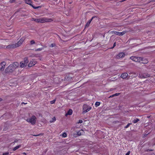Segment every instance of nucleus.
<instances>
[{"mask_svg":"<svg viewBox=\"0 0 155 155\" xmlns=\"http://www.w3.org/2000/svg\"><path fill=\"white\" fill-rule=\"evenodd\" d=\"M37 118L34 115H33L29 119H27L26 121L28 122H30L33 125L35 124L36 122Z\"/></svg>","mask_w":155,"mask_h":155,"instance_id":"obj_3","label":"nucleus"},{"mask_svg":"<svg viewBox=\"0 0 155 155\" xmlns=\"http://www.w3.org/2000/svg\"><path fill=\"white\" fill-rule=\"evenodd\" d=\"M127 31H123L122 32H119L118 31H113L110 32L112 34H115L119 36H122L124 35Z\"/></svg>","mask_w":155,"mask_h":155,"instance_id":"obj_5","label":"nucleus"},{"mask_svg":"<svg viewBox=\"0 0 155 155\" xmlns=\"http://www.w3.org/2000/svg\"><path fill=\"white\" fill-rule=\"evenodd\" d=\"M130 151H128L127 153L125 155H129L130 154Z\"/></svg>","mask_w":155,"mask_h":155,"instance_id":"obj_37","label":"nucleus"},{"mask_svg":"<svg viewBox=\"0 0 155 155\" xmlns=\"http://www.w3.org/2000/svg\"><path fill=\"white\" fill-rule=\"evenodd\" d=\"M83 130H81L79 132H77V134L78 135H80L83 134Z\"/></svg>","mask_w":155,"mask_h":155,"instance_id":"obj_24","label":"nucleus"},{"mask_svg":"<svg viewBox=\"0 0 155 155\" xmlns=\"http://www.w3.org/2000/svg\"><path fill=\"white\" fill-rule=\"evenodd\" d=\"M83 122V121L82 120H79L78 122V123H82Z\"/></svg>","mask_w":155,"mask_h":155,"instance_id":"obj_35","label":"nucleus"},{"mask_svg":"<svg viewBox=\"0 0 155 155\" xmlns=\"http://www.w3.org/2000/svg\"><path fill=\"white\" fill-rule=\"evenodd\" d=\"M55 46V44L54 43H52L50 46V47L52 48L54 47Z\"/></svg>","mask_w":155,"mask_h":155,"instance_id":"obj_26","label":"nucleus"},{"mask_svg":"<svg viewBox=\"0 0 155 155\" xmlns=\"http://www.w3.org/2000/svg\"><path fill=\"white\" fill-rule=\"evenodd\" d=\"M19 64L17 62H15L9 65L5 69L6 72L13 73L15 71V70L18 67Z\"/></svg>","mask_w":155,"mask_h":155,"instance_id":"obj_1","label":"nucleus"},{"mask_svg":"<svg viewBox=\"0 0 155 155\" xmlns=\"http://www.w3.org/2000/svg\"><path fill=\"white\" fill-rule=\"evenodd\" d=\"M35 44V41L34 40H31L30 41V44L31 45H32Z\"/></svg>","mask_w":155,"mask_h":155,"instance_id":"obj_25","label":"nucleus"},{"mask_svg":"<svg viewBox=\"0 0 155 155\" xmlns=\"http://www.w3.org/2000/svg\"><path fill=\"white\" fill-rule=\"evenodd\" d=\"M6 64V63L5 61L2 62L0 64V70H4Z\"/></svg>","mask_w":155,"mask_h":155,"instance_id":"obj_12","label":"nucleus"},{"mask_svg":"<svg viewBox=\"0 0 155 155\" xmlns=\"http://www.w3.org/2000/svg\"><path fill=\"white\" fill-rule=\"evenodd\" d=\"M43 49V48H39L35 49V51H41Z\"/></svg>","mask_w":155,"mask_h":155,"instance_id":"obj_29","label":"nucleus"},{"mask_svg":"<svg viewBox=\"0 0 155 155\" xmlns=\"http://www.w3.org/2000/svg\"><path fill=\"white\" fill-rule=\"evenodd\" d=\"M24 40V39L23 38H21L17 43H15L17 47L20 46L23 43Z\"/></svg>","mask_w":155,"mask_h":155,"instance_id":"obj_9","label":"nucleus"},{"mask_svg":"<svg viewBox=\"0 0 155 155\" xmlns=\"http://www.w3.org/2000/svg\"><path fill=\"white\" fill-rule=\"evenodd\" d=\"M73 111L71 109H69L68 112L66 114L65 116L71 115L72 114Z\"/></svg>","mask_w":155,"mask_h":155,"instance_id":"obj_16","label":"nucleus"},{"mask_svg":"<svg viewBox=\"0 0 155 155\" xmlns=\"http://www.w3.org/2000/svg\"><path fill=\"white\" fill-rule=\"evenodd\" d=\"M139 76L141 78H146L149 77L150 75L147 73H144L140 74Z\"/></svg>","mask_w":155,"mask_h":155,"instance_id":"obj_7","label":"nucleus"},{"mask_svg":"<svg viewBox=\"0 0 155 155\" xmlns=\"http://www.w3.org/2000/svg\"><path fill=\"white\" fill-rule=\"evenodd\" d=\"M2 100V99L0 98V101H1Z\"/></svg>","mask_w":155,"mask_h":155,"instance_id":"obj_45","label":"nucleus"},{"mask_svg":"<svg viewBox=\"0 0 155 155\" xmlns=\"http://www.w3.org/2000/svg\"><path fill=\"white\" fill-rule=\"evenodd\" d=\"M25 3L31 6L34 8L37 9L38 8V7H35L33 5L31 4V0H25Z\"/></svg>","mask_w":155,"mask_h":155,"instance_id":"obj_11","label":"nucleus"},{"mask_svg":"<svg viewBox=\"0 0 155 155\" xmlns=\"http://www.w3.org/2000/svg\"><path fill=\"white\" fill-rule=\"evenodd\" d=\"M132 124L131 123H129L127 125V126H126L125 127H124V128H127L130 125V124Z\"/></svg>","mask_w":155,"mask_h":155,"instance_id":"obj_27","label":"nucleus"},{"mask_svg":"<svg viewBox=\"0 0 155 155\" xmlns=\"http://www.w3.org/2000/svg\"><path fill=\"white\" fill-rule=\"evenodd\" d=\"M23 62H24V63H25V64H26V65H27L28 63V59L27 58H25L24 59V60Z\"/></svg>","mask_w":155,"mask_h":155,"instance_id":"obj_19","label":"nucleus"},{"mask_svg":"<svg viewBox=\"0 0 155 155\" xmlns=\"http://www.w3.org/2000/svg\"><path fill=\"white\" fill-rule=\"evenodd\" d=\"M55 101H56V100L54 99V100H53L52 101H51V102H50L51 104H52L54 103H55Z\"/></svg>","mask_w":155,"mask_h":155,"instance_id":"obj_31","label":"nucleus"},{"mask_svg":"<svg viewBox=\"0 0 155 155\" xmlns=\"http://www.w3.org/2000/svg\"><path fill=\"white\" fill-rule=\"evenodd\" d=\"M114 97V94L113 95H112L111 96H110L109 97V98H110V97Z\"/></svg>","mask_w":155,"mask_h":155,"instance_id":"obj_39","label":"nucleus"},{"mask_svg":"<svg viewBox=\"0 0 155 155\" xmlns=\"http://www.w3.org/2000/svg\"><path fill=\"white\" fill-rule=\"evenodd\" d=\"M116 42H114L113 45V47L111 48H114V47H115L116 46Z\"/></svg>","mask_w":155,"mask_h":155,"instance_id":"obj_38","label":"nucleus"},{"mask_svg":"<svg viewBox=\"0 0 155 155\" xmlns=\"http://www.w3.org/2000/svg\"><path fill=\"white\" fill-rule=\"evenodd\" d=\"M153 151V150L152 149H147L145 150V151L148 152V151Z\"/></svg>","mask_w":155,"mask_h":155,"instance_id":"obj_33","label":"nucleus"},{"mask_svg":"<svg viewBox=\"0 0 155 155\" xmlns=\"http://www.w3.org/2000/svg\"><path fill=\"white\" fill-rule=\"evenodd\" d=\"M91 107L88 106L87 104H84L83 106V113H85L89 111L91 109Z\"/></svg>","mask_w":155,"mask_h":155,"instance_id":"obj_4","label":"nucleus"},{"mask_svg":"<svg viewBox=\"0 0 155 155\" xmlns=\"http://www.w3.org/2000/svg\"><path fill=\"white\" fill-rule=\"evenodd\" d=\"M7 48H17L15 43L10 45L6 46Z\"/></svg>","mask_w":155,"mask_h":155,"instance_id":"obj_15","label":"nucleus"},{"mask_svg":"<svg viewBox=\"0 0 155 155\" xmlns=\"http://www.w3.org/2000/svg\"><path fill=\"white\" fill-rule=\"evenodd\" d=\"M100 104V103L99 102H96L95 104V106L96 107H97L99 106Z\"/></svg>","mask_w":155,"mask_h":155,"instance_id":"obj_22","label":"nucleus"},{"mask_svg":"<svg viewBox=\"0 0 155 155\" xmlns=\"http://www.w3.org/2000/svg\"><path fill=\"white\" fill-rule=\"evenodd\" d=\"M31 20L35 21L37 23H44L45 22H50L53 21V20L51 18H45L38 19L32 18Z\"/></svg>","mask_w":155,"mask_h":155,"instance_id":"obj_2","label":"nucleus"},{"mask_svg":"<svg viewBox=\"0 0 155 155\" xmlns=\"http://www.w3.org/2000/svg\"><path fill=\"white\" fill-rule=\"evenodd\" d=\"M56 120V118H55V117H54L51 119V120L49 121V122L50 123H52V122H54V121H55Z\"/></svg>","mask_w":155,"mask_h":155,"instance_id":"obj_21","label":"nucleus"},{"mask_svg":"<svg viewBox=\"0 0 155 155\" xmlns=\"http://www.w3.org/2000/svg\"><path fill=\"white\" fill-rule=\"evenodd\" d=\"M120 94V93H116L114 94V96H118Z\"/></svg>","mask_w":155,"mask_h":155,"instance_id":"obj_36","label":"nucleus"},{"mask_svg":"<svg viewBox=\"0 0 155 155\" xmlns=\"http://www.w3.org/2000/svg\"><path fill=\"white\" fill-rule=\"evenodd\" d=\"M147 134H146L144 135V137H146L147 135Z\"/></svg>","mask_w":155,"mask_h":155,"instance_id":"obj_44","label":"nucleus"},{"mask_svg":"<svg viewBox=\"0 0 155 155\" xmlns=\"http://www.w3.org/2000/svg\"><path fill=\"white\" fill-rule=\"evenodd\" d=\"M155 2V0H150V2Z\"/></svg>","mask_w":155,"mask_h":155,"instance_id":"obj_42","label":"nucleus"},{"mask_svg":"<svg viewBox=\"0 0 155 155\" xmlns=\"http://www.w3.org/2000/svg\"><path fill=\"white\" fill-rule=\"evenodd\" d=\"M22 154L23 155H26V153H25V152H23L22 153Z\"/></svg>","mask_w":155,"mask_h":155,"instance_id":"obj_41","label":"nucleus"},{"mask_svg":"<svg viewBox=\"0 0 155 155\" xmlns=\"http://www.w3.org/2000/svg\"><path fill=\"white\" fill-rule=\"evenodd\" d=\"M144 61V62H141L142 63L145 64V63H147L148 62L147 60H145Z\"/></svg>","mask_w":155,"mask_h":155,"instance_id":"obj_30","label":"nucleus"},{"mask_svg":"<svg viewBox=\"0 0 155 155\" xmlns=\"http://www.w3.org/2000/svg\"><path fill=\"white\" fill-rule=\"evenodd\" d=\"M139 121V120L138 119V118H136L135 119H134L133 121V122L134 123H137V122H138Z\"/></svg>","mask_w":155,"mask_h":155,"instance_id":"obj_23","label":"nucleus"},{"mask_svg":"<svg viewBox=\"0 0 155 155\" xmlns=\"http://www.w3.org/2000/svg\"><path fill=\"white\" fill-rule=\"evenodd\" d=\"M9 154V153L8 152H6L3 153L2 155H8Z\"/></svg>","mask_w":155,"mask_h":155,"instance_id":"obj_32","label":"nucleus"},{"mask_svg":"<svg viewBox=\"0 0 155 155\" xmlns=\"http://www.w3.org/2000/svg\"><path fill=\"white\" fill-rule=\"evenodd\" d=\"M40 135H43V134H38V135H33V136H35V137H36V136H40Z\"/></svg>","mask_w":155,"mask_h":155,"instance_id":"obj_34","label":"nucleus"},{"mask_svg":"<svg viewBox=\"0 0 155 155\" xmlns=\"http://www.w3.org/2000/svg\"><path fill=\"white\" fill-rule=\"evenodd\" d=\"M128 74L127 73H124L122 74L120 76V77L123 79H124L127 78L128 79L129 78H128Z\"/></svg>","mask_w":155,"mask_h":155,"instance_id":"obj_13","label":"nucleus"},{"mask_svg":"<svg viewBox=\"0 0 155 155\" xmlns=\"http://www.w3.org/2000/svg\"><path fill=\"white\" fill-rule=\"evenodd\" d=\"M24 40V39L23 38H21L17 43H15L17 47L20 46L23 43Z\"/></svg>","mask_w":155,"mask_h":155,"instance_id":"obj_8","label":"nucleus"},{"mask_svg":"<svg viewBox=\"0 0 155 155\" xmlns=\"http://www.w3.org/2000/svg\"><path fill=\"white\" fill-rule=\"evenodd\" d=\"M21 147V145H19L18 146H17L15 147H14V148L13 149V151H15L16 150L18 149L20 147Z\"/></svg>","mask_w":155,"mask_h":155,"instance_id":"obj_20","label":"nucleus"},{"mask_svg":"<svg viewBox=\"0 0 155 155\" xmlns=\"http://www.w3.org/2000/svg\"><path fill=\"white\" fill-rule=\"evenodd\" d=\"M125 54L124 52H121L119 53L116 56L117 59H119L122 58L125 56Z\"/></svg>","mask_w":155,"mask_h":155,"instance_id":"obj_10","label":"nucleus"},{"mask_svg":"<svg viewBox=\"0 0 155 155\" xmlns=\"http://www.w3.org/2000/svg\"><path fill=\"white\" fill-rule=\"evenodd\" d=\"M95 18V17H93L91 18L90 20L87 22V23L86 25V26L85 27H88L90 24V23L91 22V21H92V20H93V19Z\"/></svg>","mask_w":155,"mask_h":155,"instance_id":"obj_17","label":"nucleus"},{"mask_svg":"<svg viewBox=\"0 0 155 155\" xmlns=\"http://www.w3.org/2000/svg\"><path fill=\"white\" fill-rule=\"evenodd\" d=\"M130 59L135 62H140V61H143V58H142L137 57L136 56H132L130 57Z\"/></svg>","mask_w":155,"mask_h":155,"instance_id":"obj_6","label":"nucleus"},{"mask_svg":"<svg viewBox=\"0 0 155 155\" xmlns=\"http://www.w3.org/2000/svg\"><path fill=\"white\" fill-rule=\"evenodd\" d=\"M67 134L65 132L62 134V137H67Z\"/></svg>","mask_w":155,"mask_h":155,"instance_id":"obj_28","label":"nucleus"},{"mask_svg":"<svg viewBox=\"0 0 155 155\" xmlns=\"http://www.w3.org/2000/svg\"><path fill=\"white\" fill-rule=\"evenodd\" d=\"M18 141V140H17V139H16L15 140L14 142H13V143L17 142Z\"/></svg>","mask_w":155,"mask_h":155,"instance_id":"obj_40","label":"nucleus"},{"mask_svg":"<svg viewBox=\"0 0 155 155\" xmlns=\"http://www.w3.org/2000/svg\"><path fill=\"white\" fill-rule=\"evenodd\" d=\"M20 66L21 68H23L25 66H27V65H26V64H25L24 63V62H23V61H22L20 62Z\"/></svg>","mask_w":155,"mask_h":155,"instance_id":"obj_18","label":"nucleus"},{"mask_svg":"<svg viewBox=\"0 0 155 155\" xmlns=\"http://www.w3.org/2000/svg\"><path fill=\"white\" fill-rule=\"evenodd\" d=\"M36 63L37 62L36 61H35V60H32L31 61H30L28 64V66L29 67H31L35 65Z\"/></svg>","mask_w":155,"mask_h":155,"instance_id":"obj_14","label":"nucleus"},{"mask_svg":"<svg viewBox=\"0 0 155 155\" xmlns=\"http://www.w3.org/2000/svg\"><path fill=\"white\" fill-rule=\"evenodd\" d=\"M5 47L4 46V47H3L2 46H1V45H0V48H5Z\"/></svg>","mask_w":155,"mask_h":155,"instance_id":"obj_43","label":"nucleus"}]
</instances>
